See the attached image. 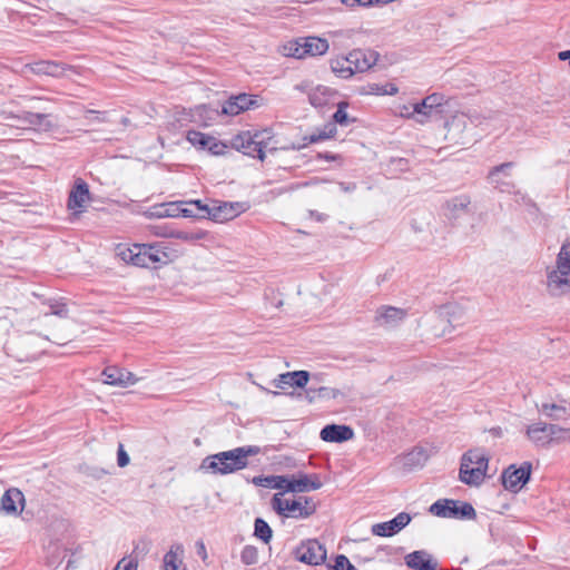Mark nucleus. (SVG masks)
Wrapping results in <instances>:
<instances>
[{"label":"nucleus","mask_w":570,"mask_h":570,"mask_svg":"<svg viewBox=\"0 0 570 570\" xmlns=\"http://www.w3.org/2000/svg\"><path fill=\"white\" fill-rule=\"evenodd\" d=\"M187 140L196 148L205 150L207 149L213 155H224L227 149V145L217 138L203 134L200 131L190 130L186 136Z\"/></svg>","instance_id":"obj_13"},{"label":"nucleus","mask_w":570,"mask_h":570,"mask_svg":"<svg viewBox=\"0 0 570 570\" xmlns=\"http://www.w3.org/2000/svg\"><path fill=\"white\" fill-rule=\"evenodd\" d=\"M336 132V128L334 125H330L328 126V129H323V130H320L317 131L316 134H313L308 137V141L309 142H317V141H322V140H325V139H328L331 138L334 134Z\"/></svg>","instance_id":"obj_43"},{"label":"nucleus","mask_w":570,"mask_h":570,"mask_svg":"<svg viewBox=\"0 0 570 570\" xmlns=\"http://www.w3.org/2000/svg\"><path fill=\"white\" fill-rule=\"evenodd\" d=\"M292 493H305L322 488L323 483L317 474L298 473L292 475Z\"/></svg>","instance_id":"obj_22"},{"label":"nucleus","mask_w":570,"mask_h":570,"mask_svg":"<svg viewBox=\"0 0 570 570\" xmlns=\"http://www.w3.org/2000/svg\"><path fill=\"white\" fill-rule=\"evenodd\" d=\"M184 547L181 543H174L163 557L160 570H179L184 566Z\"/></svg>","instance_id":"obj_26"},{"label":"nucleus","mask_w":570,"mask_h":570,"mask_svg":"<svg viewBox=\"0 0 570 570\" xmlns=\"http://www.w3.org/2000/svg\"><path fill=\"white\" fill-rule=\"evenodd\" d=\"M138 561L134 558H122L118 561L114 570H137Z\"/></svg>","instance_id":"obj_48"},{"label":"nucleus","mask_w":570,"mask_h":570,"mask_svg":"<svg viewBox=\"0 0 570 570\" xmlns=\"http://www.w3.org/2000/svg\"><path fill=\"white\" fill-rule=\"evenodd\" d=\"M304 55L307 56H322L327 52L330 46L326 39L318 37L303 38Z\"/></svg>","instance_id":"obj_29"},{"label":"nucleus","mask_w":570,"mask_h":570,"mask_svg":"<svg viewBox=\"0 0 570 570\" xmlns=\"http://www.w3.org/2000/svg\"><path fill=\"white\" fill-rule=\"evenodd\" d=\"M397 114L401 117L414 118L416 120V111H414V105H412V106H407V105L400 106L399 110H397Z\"/></svg>","instance_id":"obj_51"},{"label":"nucleus","mask_w":570,"mask_h":570,"mask_svg":"<svg viewBox=\"0 0 570 570\" xmlns=\"http://www.w3.org/2000/svg\"><path fill=\"white\" fill-rule=\"evenodd\" d=\"M383 86L379 83H371L366 87L365 94L382 95Z\"/></svg>","instance_id":"obj_55"},{"label":"nucleus","mask_w":570,"mask_h":570,"mask_svg":"<svg viewBox=\"0 0 570 570\" xmlns=\"http://www.w3.org/2000/svg\"><path fill=\"white\" fill-rule=\"evenodd\" d=\"M413 228L416 230V232H423V227H419L416 226V222L414 220L413 224H412Z\"/></svg>","instance_id":"obj_64"},{"label":"nucleus","mask_w":570,"mask_h":570,"mask_svg":"<svg viewBox=\"0 0 570 570\" xmlns=\"http://www.w3.org/2000/svg\"><path fill=\"white\" fill-rule=\"evenodd\" d=\"M104 383L127 387L137 383L138 379L131 372L117 366H109L101 373Z\"/></svg>","instance_id":"obj_17"},{"label":"nucleus","mask_w":570,"mask_h":570,"mask_svg":"<svg viewBox=\"0 0 570 570\" xmlns=\"http://www.w3.org/2000/svg\"><path fill=\"white\" fill-rule=\"evenodd\" d=\"M117 463L120 468H124L129 463V455L125 451L122 444H119V446H118Z\"/></svg>","instance_id":"obj_52"},{"label":"nucleus","mask_w":570,"mask_h":570,"mask_svg":"<svg viewBox=\"0 0 570 570\" xmlns=\"http://www.w3.org/2000/svg\"><path fill=\"white\" fill-rule=\"evenodd\" d=\"M449 132L451 131H463V129L466 126V119L464 115H454L451 117V119L446 122Z\"/></svg>","instance_id":"obj_42"},{"label":"nucleus","mask_w":570,"mask_h":570,"mask_svg":"<svg viewBox=\"0 0 570 570\" xmlns=\"http://www.w3.org/2000/svg\"><path fill=\"white\" fill-rule=\"evenodd\" d=\"M331 94V89L323 85H313V88L309 90V102L320 107L326 104L328 96Z\"/></svg>","instance_id":"obj_32"},{"label":"nucleus","mask_w":570,"mask_h":570,"mask_svg":"<svg viewBox=\"0 0 570 570\" xmlns=\"http://www.w3.org/2000/svg\"><path fill=\"white\" fill-rule=\"evenodd\" d=\"M410 521V514L401 512L390 521L373 524L371 531L377 537H392L405 528Z\"/></svg>","instance_id":"obj_15"},{"label":"nucleus","mask_w":570,"mask_h":570,"mask_svg":"<svg viewBox=\"0 0 570 570\" xmlns=\"http://www.w3.org/2000/svg\"><path fill=\"white\" fill-rule=\"evenodd\" d=\"M272 508L284 518L307 519L316 512L317 505L312 498H287L284 497V492H277L272 498Z\"/></svg>","instance_id":"obj_6"},{"label":"nucleus","mask_w":570,"mask_h":570,"mask_svg":"<svg viewBox=\"0 0 570 570\" xmlns=\"http://www.w3.org/2000/svg\"><path fill=\"white\" fill-rule=\"evenodd\" d=\"M205 235L206 234L204 232L173 230L167 236L183 242L193 243L203 239Z\"/></svg>","instance_id":"obj_37"},{"label":"nucleus","mask_w":570,"mask_h":570,"mask_svg":"<svg viewBox=\"0 0 570 570\" xmlns=\"http://www.w3.org/2000/svg\"><path fill=\"white\" fill-rule=\"evenodd\" d=\"M372 560H373V557H370V556H365V557L358 556L357 557L358 563H367V562H370Z\"/></svg>","instance_id":"obj_62"},{"label":"nucleus","mask_w":570,"mask_h":570,"mask_svg":"<svg viewBox=\"0 0 570 570\" xmlns=\"http://www.w3.org/2000/svg\"><path fill=\"white\" fill-rule=\"evenodd\" d=\"M570 442V429L551 424L550 444Z\"/></svg>","instance_id":"obj_36"},{"label":"nucleus","mask_w":570,"mask_h":570,"mask_svg":"<svg viewBox=\"0 0 570 570\" xmlns=\"http://www.w3.org/2000/svg\"><path fill=\"white\" fill-rule=\"evenodd\" d=\"M429 460V453L423 448H414L402 458L403 466L407 469L422 468Z\"/></svg>","instance_id":"obj_28"},{"label":"nucleus","mask_w":570,"mask_h":570,"mask_svg":"<svg viewBox=\"0 0 570 570\" xmlns=\"http://www.w3.org/2000/svg\"><path fill=\"white\" fill-rule=\"evenodd\" d=\"M462 317V309L458 304L449 303L438 307L422 318L424 332L432 337H442L450 333L454 323Z\"/></svg>","instance_id":"obj_4"},{"label":"nucleus","mask_w":570,"mask_h":570,"mask_svg":"<svg viewBox=\"0 0 570 570\" xmlns=\"http://www.w3.org/2000/svg\"><path fill=\"white\" fill-rule=\"evenodd\" d=\"M161 243V249H163V256L158 257V262L161 265H167L169 263L175 262L177 258L181 256V252L175 247L173 244L168 242H160Z\"/></svg>","instance_id":"obj_34"},{"label":"nucleus","mask_w":570,"mask_h":570,"mask_svg":"<svg viewBox=\"0 0 570 570\" xmlns=\"http://www.w3.org/2000/svg\"><path fill=\"white\" fill-rule=\"evenodd\" d=\"M48 116L45 114H33L26 111L22 116L18 117L28 128H40L48 130L52 127L50 121L47 119Z\"/></svg>","instance_id":"obj_30"},{"label":"nucleus","mask_w":570,"mask_h":570,"mask_svg":"<svg viewBox=\"0 0 570 570\" xmlns=\"http://www.w3.org/2000/svg\"><path fill=\"white\" fill-rule=\"evenodd\" d=\"M317 392H318V399L324 400V401H330V400H336V399H340V397H345V393L343 391H341L340 389H336V387L320 386L318 385Z\"/></svg>","instance_id":"obj_40"},{"label":"nucleus","mask_w":570,"mask_h":570,"mask_svg":"<svg viewBox=\"0 0 570 570\" xmlns=\"http://www.w3.org/2000/svg\"><path fill=\"white\" fill-rule=\"evenodd\" d=\"M282 53L286 57L304 59L305 55H304V48H303V39L286 42L282 47Z\"/></svg>","instance_id":"obj_35"},{"label":"nucleus","mask_w":570,"mask_h":570,"mask_svg":"<svg viewBox=\"0 0 570 570\" xmlns=\"http://www.w3.org/2000/svg\"><path fill=\"white\" fill-rule=\"evenodd\" d=\"M240 560L243 563L250 566L258 561V551L253 546H246L240 553Z\"/></svg>","instance_id":"obj_41"},{"label":"nucleus","mask_w":570,"mask_h":570,"mask_svg":"<svg viewBox=\"0 0 570 570\" xmlns=\"http://www.w3.org/2000/svg\"><path fill=\"white\" fill-rule=\"evenodd\" d=\"M406 316V311L393 306H382L376 311L375 322L383 327H394Z\"/></svg>","instance_id":"obj_20"},{"label":"nucleus","mask_w":570,"mask_h":570,"mask_svg":"<svg viewBox=\"0 0 570 570\" xmlns=\"http://www.w3.org/2000/svg\"><path fill=\"white\" fill-rule=\"evenodd\" d=\"M331 70L342 79L353 77V70L347 56H338L330 61Z\"/></svg>","instance_id":"obj_31"},{"label":"nucleus","mask_w":570,"mask_h":570,"mask_svg":"<svg viewBox=\"0 0 570 570\" xmlns=\"http://www.w3.org/2000/svg\"><path fill=\"white\" fill-rule=\"evenodd\" d=\"M346 106L347 105L345 102H341L338 105L337 110L333 115L334 121L340 124V125H343V126H346L350 122L348 115H347V111H346Z\"/></svg>","instance_id":"obj_45"},{"label":"nucleus","mask_w":570,"mask_h":570,"mask_svg":"<svg viewBox=\"0 0 570 570\" xmlns=\"http://www.w3.org/2000/svg\"><path fill=\"white\" fill-rule=\"evenodd\" d=\"M24 508V495L17 488L8 489L1 500H0V510L6 514L17 515L22 512Z\"/></svg>","instance_id":"obj_18"},{"label":"nucleus","mask_w":570,"mask_h":570,"mask_svg":"<svg viewBox=\"0 0 570 570\" xmlns=\"http://www.w3.org/2000/svg\"><path fill=\"white\" fill-rule=\"evenodd\" d=\"M527 438L538 446L550 444L551 424L537 422L530 424L525 431Z\"/></svg>","instance_id":"obj_25"},{"label":"nucleus","mask_w":570,"mask_h":570,"mask_svg":"<svg viewBox=\"0 0 570 570\" xmlns=\"http://www.w3.org/2000/svg\"><path fill=\"white\" fill-rule=\"evenodd\" d=\"M238 207V204L234 205L225 203L224 205L218 207V213L214 214L213 216L222 220L233 219L239 214Z\"/></svg>","instance_id":"obj_38"},{"label":"nucleus","mask_w":570,"mask_h":570,"mask_svg":"<svg viewBox=\"0 0 570 570\" xmlns=\"http://www.w3.org/2000/svg\"><path fill=\"white\" fill-rule=\"evenodd\" d=\"M292 475H277L276 476V490L286 493H292Z\"/></svg>","instance_id":"obj_44"},{"label":"nucleus","mask_w":570,"mask_h":570,"mask_svg":"<svg viewBox=\"0 0 570 570\" xmlns=\"http://www.w3.org/2000/svg\"><path fill=\"white\" fill-rule=\"evenodd\" d=\"M320 436L325 442H345L354 436L353 430L347 425L330 424L321 430Z\"/></svg>","instance_id":"obj_23"},{"label":"nucleus","mask_w":570,"mask_h":570,"mask_svg":"<svg viewBox=\"0 0 570 570\" xmlns=\"http://www.w3.org/2000/svg\"><path fill=\"white\" fill-rule=\"evenodd\" d=\"M311 215L314 216L317 220H324L325 219V215H323V214H316L314 212H311Z\"/></svg>","instance_id":"obj_63"},{"label":"nucleus","mask_w":570,"mask_h":570,"mask_svg":"<svg viewBox=\"0 0 570 570\" xmlns=\"http://www.w3.org/2000/svg\"><path fill=\"white\" fill-rule=\"evenodd\" d=\"M337 187L340 188L341 191L351 193V191H354L356 189V184H354V183H340L337 185Z\"/></svg>","instance_id":"obj_60"},{"label":"nucleus","mask_w":570,"mask_h":570,"mask_svg":"<svg viewBox=\"0 0 570 570\" xmlns=\"http://www.w3.org/2000/svg\"><path fill=\"white\" fill-rule=\"evenodd\" d=\"M230 145L246 156L265 159L266 151L277 150L272 129L246 130L233 137Z\"/></svg>","instance_id":"obj_2"},{"label":"nucleus","mask_w":570,"mask_h":570,"mask_svg":"<svg viewBox=\"0 0 570 570\" xmlns=\"http://www.w3.org/2000/svg\"><path fill=\"white\" fill-rule=\"evenodd\" d=\"M142 258L146 259V266L159 264L158 257L163 256L161 243L142 244Z\"/></svg>","instance_id":"obj_33"},{"label":"nucleus","mask_w":570,"mask_h":570,"mask_svg":"<svg viewBox=\"0 0 570 570\" xmlns=\"http://www.w3.org/2000/svg\"><path fill=\"white\" fill-rule=\"evenodd\" d=\"M276 476L277 475L255 476L253 483L258 487L276 489Z\"/></svg>","instance_id":"obj_46"},{"label":"nucleus","mask_w":570,"mask_h":570,"mask_svg":"<svg viewBox=\"0 0 570 570\" xmlns=\"http://www.w3.org/2000/svg\"><path fill=\"white\" fill-rule=\"evenodd\" d=\"M259 452L257 446H240L206 456L199 466L203 472L229 474L247 466L248 458Z\"/></svg>","instance_id":"obj_1"},{"label":"nucleus","mask_w":570,"mask_h":570,"mask_svg":"<svg viewBox=\"0 0 570 570\" xmlns=\"http://www.w3.org/2000/svg\"><path fill=\"white\" fill-rule=\"evenodd\" d=\"M547 289L552 296L570 292V236L561 245L556 264L547 268Z\"/></svg>","instance_id":"obj_3"},{"label":"nucleus","mask_w":570,"mask_h":570,"mask_svg":"<svg viewBox=\"0 0 570 570\" xmlns=\"http://www.w3.org/2000/svg\"><path fill=\"white\" fill-rule=\"evenodd\" d=\"M444 97L440 94H432L425 97L421 102L414 104V111H416V121L421 125L429 121V119L441 112Z\"/></svg>","instance_id":"obj_14"},{"label":"nucleus","mask_w":570,"mask_h":570,"mask_svg":"<svg viewBox=\"0 0 570 570\" xmlns=\"http://www.w3.org/2000/svg\"><path fill=\"white\" fill-rule=\"evenodd\" d=\"M294 554L298 561L311 566L321 564L326 560L325 548L315 539L303 541Z\"/></svg>","instance_id":"obj_10"},{"label":"nucleus","mask_w":570,"mask_h":570,"mask_svg":"<svg viewBox=\"0 0 570 570\" xmlns=\"http://www.w3.org/2000/svg\"><path fill=\"white\" fill-rule=\"evenodd\" d=\"M90 202V191L88 184L81 179H76L68 197V209L75 215L85 212L88 203Z\"/></svg>","instance_id":"obj_12"},{"label":"nucleus","mask_w":570,"mask_h":570,"mask_svg":"<svg viewBox=\"0 0 570 570\" xmlns=\"http://www.w3.org/2000/svg\"><path fill=\"white\" fill-rule=\"evenodd\" d=\"M512 166H513V164H512V163H504V164H501V165H499V166L494 167V168L490 171V174H489V179L491 180V183L497 184V185H498V184H500V180H499V178H498L499 174H500L501 171H504V170H505V169H508V168H511Z\"/></svg>","instance_id":"obj_50"},{"label":"nucleus","mask_w":570,"mask_h":570,"mask_svg":"<svg viewBox=\"0 0 570 570\" xmlns=\"http://www.w3.org/2000/svg\"><path fill=\"white\" fill-rule=\"evenodd\" d=\"M538 411L552 421H562L570 417V397L557 394L537 404Z\"/></svg>","instance_id":"obj_9"},{"label":"nucleus","mask_w":570,"mask_h":570,"mask_svg":"<svg viewBox=\"0 0 570 570\" xmlns=\"http://www.w3.org/2000/svg\"><path fill=\"white\" fill-rule=\"evenodd\" d=\"M313 88V83L311 81H302L301 83L295 86L296 90L306 92L309 96V90Z\"/></svg>","instance_id":"obj_59"},{"label":"nucleus","mask_w":570,"mask_h":570,"mask_svg":"<svg viewBox=\"0 0 570 570\" xmlns=\"http://www.w3.org/2000/svg\"><path fill=\"white\" fill-rule=\"evenodd\" d=\"M309 373L307 371H293L279 374L275 380L274 384L278 389H286L288 386L305 387L309 381Z\"/></svg>","instance_id":"obj_21"},{"label":"nucleus","mask_w":570,"mask_h":570,"mask_svg":"<svg viewBox=\"0 0 570 570\" xmlns=\"http://www.w3.org/2000/svg\"><path fill=\"white\" fill-rule=\"evenodd\" d=\"M331 570H356V569L345 556L340 554L336 557L335 563L332 566Z\"/></svg>","instance_id":"obj_47"},{"label":"nucleus","mask_w":570,"mask_h":570,"mask_svg":"<svg viewBox=\"0 0 570 570\" xmlns=\"http://www.w3.org/2000/svg\"><path fill=\"white\" fill-rule=\"evenodd\" d=\"M430 512L441 518L472 520L476 517L475 510L470 503L448 499L438 500L430 507Z\"/></svg>","instance_id":"obj_7"},{"label":"nucleus","mask_w":570,"mask_h":570,"mask_svg":"<svg viewBox=\"0 0 570 570\" xmlns=\"http://www.w3.org/2000/svg\"><path fill=\"white\" fill-rule=\"evenodd\" d=\"M149 549H150V542L146 539H142L135 544L132 554H135L136 558L145 557L149 552Z\"/></svg>","instance_id":"obj_49"},{"label":"nucleus","mask_w":570,"mask_h":570,"mask_svg":"<svg viewBox=\"0 0 570 570\" xmlns=\"http://www.w3.org/2000/svg\"><path fill=\"white\" fill-rule=\"evenodd\" d=\"M350 65L353 70V75L356 72H364L372 68L379 59V53L375 51H363L360 49L352 50L348 55Z\"/></svg>","instance_id":"obj_19"},{"label":"nucleus","mask_w":570,"mask_h":570,"mask_svg":"<svg viewBox=\"0 0 570 570\" xmlns=\"http://www.w3.org/2000/svg\"><path fill=\"white\" fill-rule=\"evenodd\" d=\"M531 474V464L525 462L520 468L510 465L502 473L503 487L512 492H518L529 481Z\"/></svg>","instance_id":"obj_11"},{"label":"nucleus","mask_w":570,"mask_h":570,"mask_svg":"<svg viewBox=\"0 0 570 570\" xmlns=\"http://www.w3.org/2000/svg\"><path fill=\"white\" fill-rule=\"evenodd\" d=\"M489 468V456L484 449L475 448L466 451L461 458L459 479L471 487L480 485Z\"/></svg>","instance_id":"obj_5"},{"label":"nucleus","mask_w":570,"mask_h":570,"mask_svg":"<svg viewBox=\"0 0 570 570\" xmlns=\"http://www.w3.org/2000/svg\"><path fill=\"white\" fill-rule=\"evenodd\" d=\"M117 256L125 263L135 266H146V259L142 258V244H134L131 247L119 245L116 249Z\"/></svg>","instance_id":"obj_27"},{"label":"nucleus","mask_w":570,"mask_h":570,"mask_svg":"<svg viewBox=\"0 0 570 570\" xmlns=\"http://www.w3.org/2000/svg\"><path fill=\"white\" fill-rule=\"evenodd\" d=\"M67 309L66 305L62 303H57L56 305H52V312L51 314L58 315V316H66Z\"/></svg>","instance_id":"obj_57"},{"label":"nucleus","mask_w":570,"mask_h":570,"mask_svg":"<svg viewBox=\"0 0 570 570\" xmlns=\"http://www.w3.org/2000/svg\"><path fill=\"white\" fill-rule=\"evenodd\" d=\"M342 3L347 7H355V6L366 7V6L372 4V0H342Z\"/></svg>","instance_id":"obj_54"},{"label":"nucleus","mask_w":570,"mask_h":570,"mask_svg":"<svg viewBox=\"0 0 570 570\" xmlns=\"http://www.w3.org/2000/svg\"><path fill=\"white\" fill-rule=\"evenodd\" d=\"M470 204V200L468 197L463 196V197H459V198H455L453 200V207L454 208H460V209H463L465 208L468 205Z\"/></svg>","instance_id":"obj_56"},{"label":"nucleus","mask_w":570,"mask_h":570,"mask_svg":"<svg viewBox=\"0 0 570 570\" xmlns=\"http://www.w3.org/2000/svg\"><path fill=\"white\" fill-rule=\"evenodd\" d=\"M67 71H70L76 75L79 73L78 68L75 66L51 60H40L31 63H26L22 68V73L31 72L38 76H50L55 78L65 77Z\"/></svg>","instance_id":"obj_8"},{"label":"nucleus","mask_w":570,"mask_h":570,"mask_svg":"<svg viewBox=\"0 0 570 570\" xmlns=\"http://www.w3.org/2000/svg\"><path fill=\"white\" fill-rule=\"evenodd\" d=\"M317 387L318 385H311L308 389H306L305 391V399L309 402V403H313L318 399V392H317Z\"/></svg>","instance_id":"obj_53"},{"label":"nucleus","mask_w":570,"mask_h":570,"mask_svg":"<svg viewBox=\"0 0 570 570\" xmlns=\"http://www.w3.org/2000/svg\"><path fill=\"white\" fill-rule=\"evenodd\" d=\"M272 534H273L272 529L267 524V522H265L261 518H257L255 520V535L257 538H259L261 540H263L265 543H268L272 539Z\"/></svg>","instance_id":"obj_39"},{"label":"nucleus","mask_w":570,"mask_h":570,"mask_svg":"<svg viewBox=\"0 0 570 570\" xmlns=\"http://www.w3.org/2000/svg\"><path fill=\"white\" fill-rule=\"evenodd\" d=\"M405 564L414 570H438V562L425 550H419L405 556Z\"/></svg>","instance_id":"obj_24"},{"label":"nucleus","mask_w":570,"mask_h":570,"mask_svg":"<svg viewBox=\"0 0 570 570\" xmlns=\"http://www.w3.org/2000/svg\"><path fill=\"white\" fill-rule=\"evenodd\" d=\"M197 552L202 557L203 560L207 559V551L204 542L199 541L197 542Z\"/></svg>","instance_id":"obj_61"},{"label":"nucleus","mask_w":570,"mask_h":570,"mask_svg":"<svg viewBox=\"0 0 570 570\" xmlns=\"http://www.w3.org/2000/svg\"><path fill=\"white\" fill-rule=\"evenodd\" d=\"M257 98L255 96L240 94L230 97L222 107V114L227 116H237L243 111L257 107Z\"/></svg>","instance_id":"obj_16"},{"label":"nucleus","mask_w":570,"mask_h":570,"mask_svg":"<svg viewBox=\"0 0 570 570\" xmlns=\"http://www.w3.org/2000/svg\"><path fill=\"white\" fill-rule=\"evenodd\" d=\"M399 92V88L394 83H386L383 86L382 95L394 96Z\"/></svg>","instance_id":"obj_58"}]
</instances>
